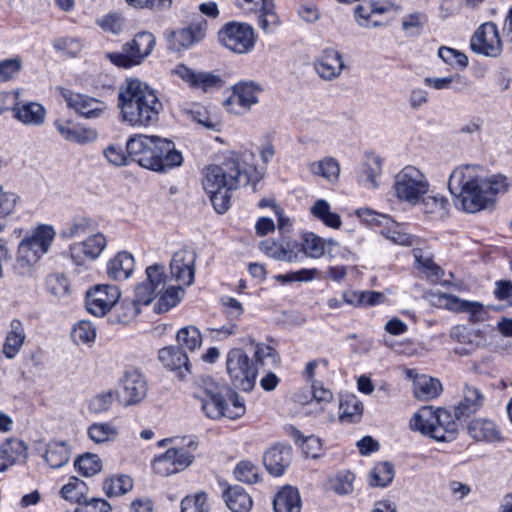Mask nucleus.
Returning <instances> with one entry per match:
<instances>
[{"label":"nucleus","mask_w":512,"mask_h":512,"mask_svg":"<svg viewBox=\"0 0 512 512\" xmlns=\"http://www.w3.org/2000/svg\"><path fill=\"white\" fill-rule=\"evenodd\" d=\"M96 229V222L85 216H76L67 223L60 231L64 239L81 237L93 232Z\"/></svg>","instance_id":"nucleus-39"},{"label":"nucleus","mask_w":512,"mask_h":512,"mask_svg":"<svg viewBox=\"0 0 512 512\" xmlns=\"http://www.w3.org/2000/svg\"><path fill=\"white\" fill-rule=\"evenodd\" d=\"M26 339L24 324L19 319L10 322L2 347V353L7 359H13L22 349Z\"/></svg>","instance_id":"nucleus-29"},{"label":"nucleus","mask_w":512,"mask_h":512,"mask_svg":"<svg viewBox=\"0 0 512 512\" xmlns=\"http://www.w3.org/2000/svg\"><path fill=\"white\" fill-rule=\"evenodd\" d=\"M226 388L219 385L213 378L201 377L195 387L194 397L199 401L201 411L210 419L224 417L227 402L224 398Z\"/></svg>","instance_id":"nucleus-9"},{"label":"nucleus","mask_w":512,"mask_h":512,"mask_svg":"<svg viewBox=\"0 0 512 512\" xmlns=\"http://www.w3.org/2000/svg\"><path fill=\"white\" fill-rule=\"evenodd\" d=\"M134 270V258L128 252H119L107 264V274L113 280H125Z\"/></svg>","instance_id":"nucleus-32"},{"label":"nucleus","mask_w":512,"mask_h":512,"mask_svg":"<svg viewBox=\"0 0 512 512\" xmlns=\"http://www.w3.org/2000/svg\"><path fill=\"white\" fill-rule=\"evenodd\" d=\"M340 409V418L342 420L357 422L363 413V403L355 397L347 398L344 402L340 403Z\"/></svg>","instance_id":"nucleus-55"},{"label":"nucleus","mask_w":512,"mask_h":512,"mask_svg":"<svg viewBox=\"0 0 512 512\" xmlns=\"http://www.w3.org/2000/svg\"><path fill=\"white\" fill-rule=\"evenodd\" d=\"M252 5L251 10L258 13L259 27L266 33L271 32L279 23L273 0H236V5Z\"/></svg>","instance_id":"nucleus-23"},{"label":"nucleus","mask_w":512,"mask_h":512,"mask_svg":"<svg viewBox=\"0 0 512 512\" xmlns=\"http://www.w3.org/2000/svg\"><path fill=\"white\" fill-rule=\"evenodd\" d=\"M223 498L227 507L233 512H249L252 507V498L241 486L229 487Z\"/></svg>","instance_id":"nucleus-35"},{"label":"nucleus","mask_w":512,"mask_h":512,"mask_svg":"<svg viewBox=\"0 0 512 512\" xmlns=\"http://www.w3.org/2000/svg\"><path fill=\"white\" fill-rule=\"evenodd\" d=\"M259 179L255 169L245 163L243 156L230 153L220 165L206 168L202 185L214 209L223 214L230 207L233 190L248 184L255 186Z\"/></svg>","instance_id":"nucleus-2"},{"label":"nucleus","mask_w":512,"mask_h":512,"mask_svg":"<svg viewBox=\"0 0 512 512\" xmlns=\"http://www.w3.org/2000/svg\"><path fill=\"white\" fill-rule=\"evenodd\" d=\"M234 474L236 478L248 484H253L258 481L259 472L256 465L250 461H241L237 464Z\"/></svg>","instance_id":"nucleus-59"},{"label":"nucleus","mask_w":512,"mask_h":512,"mask_svg":"<svg viewBox=\"0 0 512 512\" xmlns=\"http://www.w3.org/2000/svg\"><path fill=\"white\" fill-rule=\"evenodd\" d=\"M122 121L134 128H147L157 123L163 108L154 90L138 79H129L118 92Z\"/></svg>","instance_id":"nucleus-3"},{"label":"nucleus","mask_w":512,"mask_h":512,"mask_svg":"<svg viewBox=\"0 0 512 512\" xmlns=\"http://www.w3.org/2000/svg\"><path fill=\"white\" fill-rule=\"evenodd\" d=\"M183 294L184 290L179 284L176 287L167 288L155 304L154 310L157 313L167 312L170 308L177 305Z\"/></svg>","instance_id":"nucleus-50"},{"label":"nucleus","mask_w":512,"mask_h":512,"mask_svg":"<svg viewBox=\"0 0 512 512\" xmlns=\"http://www.w3.org/2000/svg\"><path fill=\"white\" fill-rule=\"evenodd\" d=\"M255 361L240 348L231 349L226 355V372L237 389L251 391L256 382L258 367H274L279 362L278 353L271 346L257 343Z\"/></svg>","instance_id":"nucleus-5"},{"label":"nucleus","mask_w":512,"mask_h":512,"mask_svg":"<svg viewBox=\"0 0 512 512\" xmlns=\"http://www.w3.org/2000/svg\"><path fill=\"white\" fill-rule=\"evenodd\" d=\"M147 394V383L137 370L127 371L120 381L118 400L124 406L140 403Z\"/></svg>","instance_id":"nucleus-17"},{"label":"nucleus","mask_w":512,"mask_h":512,"mask_svg":"<svg viewBox=\"0 0 512 512\" xmlns=\"http://www.w3.org/2000/svg\"><path fill=\"white\" fill-rule=\"evenodd\" d=\"M275 512H300L301 498L298 490L291 486L283 487L273 500Z\"/></svg>","instance_id":"nucleus-33"},{"label":"nucleus","mask_w":512,"mask_h":512,"mask_svg":"<svg viewBox=\"0 0 512 512\" xmlns=\"http://www.w3.org/2000/svg\"><path fill=\"white\" fill-rule=\"evenodd\" d=\"M193 456L183 448H170L153 461V470L161 476H169L184 470L192 463Z\"/></svg>","instance_id":"nucleus-16"},{"label":"nucleus","mask_w":512,"mask_h":512,"mask_svg":"<svg viewBox=\"0 0 512 512\" xmlns=\"http://www.w3.org/2000/svg\"><path fill=\"white\" fill-rule=\"evenodd\" d=\"M344 68L342 55L334 49H326L315 62L318 75L327 81L339 77Z\"/></svg>","instance_id":"nucleus-24"},{"label":"nucleus","mask_w":512,"mask_h":512,"mask_svg":"<svg viewBox=\"0 0 512 512\" xmlns=\"http://www.w3.org/2000/svg\"><path fill=\"white\" fill-rule=\"evenodd\" d=\"M132 487V478L127 475L111 477L106 479L103 483V490L108 497L123 495L129 492Z\"/></svg>","instance_id":"nucleus-49"},{"label":"nucleus","mask_w":512,"mask_h":512,"mask_svg":"<svg viewBox=\"0 0 512 512\" xmlns=\"http://www.w3.org/2000/svg\"><path fill=\"white\" fill-rule=\"evenodd\" d=\"M413 255L417 264L416 268L424 273L429 281L437 282L443 277V269L433 261L429 252L414 249Z\"/></svg>","instance_id":"nucleus-38"},{"label":"nucleus","mask_w":512,"mask_h":512,"mask_svg":"<svg viewBox=\"0 0 512 512\" xmlns=\"http://www.w3.org/2000/svg\"><path fill=\"white\" fill-rule=\"evenodd\" d=\"M89 438L97 443L114 441L118 435L117 427L110 422L93 423L88 428Z\"/></svg>","instance_id":"nucleus-44"},{"label":"nucleus","mask_w":512,"mask_h":512,"mask_svg":"<svg viewBox=\"0 0 512 512\" xmlns=\"http://www.w3.org/2000/svg\"><path fill=\"white\" fill-rule=\"evenodd\" d=\"M470 48L473 52L487 57L500 55L502 42L497 25L486 22L479 26L471 37Z\"/></svg>","instance_id":"nucleus-14"},{"label":"nucleus","mask_w":512,"mask_h":512,"mask_svg":"<svg viewBox=\"0 0 512 512\" xmlns=\"http://www.w3.org/2000/svg\"><path fill=\"white\" fill-rule=\"evenodd\" d=\"M74 465L78 471L86 477L93 476L102 469L101 459L98 455L90 453L79 456Z\"/></svg>","instance_id":"nucleus-52"},{"label":"nucleus","mask_w":512,"mask_h":512,"mask_svg":"<svg viewBox=\"0 0 512 512\" xmlns=\"http://www.w3.org/2000/svg\"><path fill=\"white\" fill-rule=\"evenodd\" d=\"M382 174V159L377 155H371L363 163L358 180L369 188H378L377 178Z\"/></svg>","instance_id":"nucleus-40"},{"label":"nucleus","mask_w":512,"mask_h":512,"mask_svg":"<svg viewBox=\"0 0 512 512\" xmlns=\"http://www.w3.org/2000/svg\"><path fill=\"white\" fill-rule=\"evenodd\" d=\"M26 457V445L18 439H8L0 446V458L14 464Z\"/></svg>","instance_id":"nucleus-45"},{"label":"nucleus","mask_w":512,"mask_h":512,"mask_svg":"<svg viewBox=\"0 0 512 512\" xmlns=\"http://www.w3.org/2000/svg\"><path fill=\"white\" fill-rule=\"evenodd\" d=\"M177 342L190 351H194L202 344V337L196 326L181 328L176 335Z\"/></svg>","instance_id":"nucleus-51"},{"label":"nucleus","mask_w":512,"mask_h":512,"mask_svg":"<svg viewBox=\"0 0 512 512\" xmlns=\"http://www.w3.org/2000/svg\"><path fill=\"white\" fill-rule=\"evenodd\" d=\"M62 96L70 109L87 119L99 118L107 109L103 101L87 95L64 90Z\"/></svg>","instance_id":"nucleus-19"},{"label":"nucleus","mask_w":512,"mask_h":512,"mask_svg":"<svg viewBox=\"0 0 512 512\" xmlns=\"http://www.w3.org/2000/svg\"><path fill=\"white\" fill-rule=\"evenodd\" d=\"M429 181L422 171L415 166H405L394 178V195L401 201L411 205L420 203L421 198L429 191Z\"/></svg>","instance_id":"nucleus-8"},{"label":"nucleus","mask_w":512,"mask_h":512,"mask_svg":"<svg viewBox=\"0 0 512 512\" xmlns=\"http://www.w3.org/2000/svg\"><path fill=\"white\" fill-rule=\"evenodd\" d=\"M205 37V30L200 25L171 31L167 36L168 49L181 52L200 42Z\"/></svg>","instance_id":"nucleus-22"},{"label":"nucleus","mask_w":512,"mask_h":512,"mask_svg":"<svg viewBox=\"0 0 512 512\" xmlns=\"http://www.w3.org/2000/svg\"><path fill=\"white\" fill-rule=\"evenodd\" d=\"M159 361L169 370L177 371L183 378L189 372L190 363L186 353L179 347L168 346L159 350Z\"/></svg>","instance_id":"nucleus-31"},{"label":"nucleus","mask_w":512,"mask_h":512,"mask_svg":"<svg viewBox=\"0 0 512 512\" xmlns=\"http://www.w3.org/2000/svg\"><path fill=\"white\" fill-rule=\"evenodd\" d=\"M218 40L222 46L233 53L247 54L253 50L256 37L251 25L231 21L221 27Z\"/></svg>","instance_id":"nucleus-11"},{"label":"nucleus","mask_w":512,"mask_h":512,"mask_svg":"<svg viewBox=\"0 0 512 512\" xmlns=\"http://www.w3.org/2000/svg\"><path fill=\"white\" fill-rule=\"evenodd\" d=\"M310 212L330 228L339 229L342 225L340 215L332 212L329 203L324 199L317 200L310 208Z\"/></svg>","instance_id":"nucleus-42"},{"label":"nucleus","mask_w":512,"mask_h":512,"mask_svg":"<svg viewBox=\"0 0 512 512\" xmlns=\"http://www.w3.org/2000/svg\"><path fill=\"white\" fill-rule=\"evenodd\" d=\"M439 57L449 65H458L462 68H466L468 65L467 56L453 48L442 46L438 50Z\"/></svg>","instance_id":"nucleus-62"},{"label":"nucleus","mask_w":512,"mask_h":512,"mask_svg":"<svg viewBox=\"0 0 512 512\" xmlns=\"http://www.w3.org/2000/svg\"><path fill=\"white\" fill-rule=\"evenodd\" d=\"M54 237L55 230L52 226L38 225L20 241L16 257L17 266L26 270L36 264L48 253Z\"/></svg>","instance_id":"nucleus-7"},{"label":"nucleus","mask_w":512,"mask_h":512,"mask_svg":"<svg viewBox=\"0 0 512 512\" xmlns=\"http://www.w3.org/2000/svg\"><path fill=\"white\" fill-rule=\"evenodd\" d=\"M483 400L484 397L482 393L476 387L465 384L463 388V398L454 407V415L452 418L456 422L466 420L482 407Z\"/></svg>","instance_id":"nucleus-25"},{"label":"nucleus","mask_w":512,"mask_h":512,"mask_svg":"<svg viewBox=\"0 0 512 512\" xmlns=\"http://www.w3.org/2000/svg\"><path fill=\"white\" fill-rule=\"evenodd\" d=\"M71 337L76 344L93 343L96 338V328L91 322L82 320L72 329Z\"/></svg>","instance_id":"nucleus-53"},{"label":"nucleus","mask_w":512,"mask_h":512,"mask_svg":"<svg viewBox=\"0 0 512 512\" xmlns=\"http://www.w3.org/2000/svg\"><path fill=\"white\" fill-rule=\"evenodd\" d=\"M196 253L189 248H182L175 252L170 262L172 278L183 286H190L194 282Z\"/></svg>","instance_id":"nucleus-18"},{"label":"nucleus","mask_w":512,"mask_h":512,"mask_svg":"<svg viewBox=\"0 0 512 512\" xmlns=\"http://www.w3.org/2000/svg\"><path fill=\"white\" fill-rule=\"evenodd\" d=\"M87 490L85 482L77 477H71L69 482L61 488L60 494L64 499L78 504L87 497Z\"/></svg>","instance_id":"nucleus-47"},{"label":"nucleus","mask_w":512,"mask_h":512,"mask_svg":"<svg viewBox=\"0 0 512 512\" xmlns=\"http://www.w3.org/2000/svg\"><path fill=\"white\" fill-rule=\"evenodd\" d=\"M115 399L114 392L112 390L101 392L95 395L89 402L88 409L92 413L101 414L108 411Z\"/></svg>","instance_id":"nucleus-58"},{"label":"nucleus","mask_w":512,"mask_h":512,"mask_svg":"<svg viewBox=\"0 0 512 512\" xmlns=\"http://www.w3.org/2000/svg\"><path fill=\"white\" fill-rule=\"evenodd\" d=\"M166 280L165 267L162 264L156 263L146 268V281L160 293L166 287Z\"/></svg>","instance_id":"nucleus-56"},{"label":"nucleus","mask_w":512,"mask_h":512,"mask_svg":"<svg viewBox=\"0 0 512 512\" xmlns=\"http://www.w3.org/2000/svg\"><path fill=\"white\" fill-rule=\"evenodd\" d=\"M334 244L332 239L325 240L314 233H305L302 238V251L307 257L318 259L325 253L326 245Z\"/></svg>","instance_id":"nucleus-43"},{"label":"nucleus","mask_w":512,"mask_h":512,"mask_svg":"<svg viewBox=\"0 0 512 512\" xmlns=\"http://www.w3.org/2000/svg\"><path fill=\"white\" fill-rule=\"evenodd\" d=\"M46 283L48 291L56 297H62L69 293V281L63 274L50 275Z\"/></svg>","instance_id":"nucleus-61"},{"label":"nucleus","mask_w":512,"mask_h":512,"mask_svg":"<svg viewBox=\"0 0 512 512\" xmlns=\"http://www.w3.org/2000/svg\"><path fill=\"white\" fill-rule=\"evenodd\" d=\"M207 494L199 492L195 496H187L181 501V512H208Z\"/></svg>","instance_id":"nucleus-57"},{"label":"nucleus","mask_w":512,"mask_h":512,"mask_svg":"<svg viewBox=\"0 0 512 512\" xmlns=\"http://www.w3.org/2000/svg\"><path fill=\"white\" fill-rule=\"evenodd\" d=\"M409 427L440 442H450L458 433V424L447 409H433L429 406L420 408L412 416Z\"/></svg>","instance_id":"nucleus-6"},{"label":"nucleus","mask_w":512,"mask_h":512,"mask_svg":"<svg viewBox=\"0 0 512 512\" xmlns=\"http://www.w3.org/2000/svg\"><path fill=\"white\" fill-rule=\"evenodd\" d=\"M120 291L115 285H98L87 292L86 308L91 314L102 317L118 302Z\"/></svg>","instance_id":"nucleus-15"},{"label":"nucleus","mask_w":512,"mask_h":512,"mask_svg":"<svg viewBox=\"0 0 512 512\" xmlns=\"http://www.w3.org/2000/svg\"><path fill=\"white\" fill-rule=\"evenodd\" d=\"M71 455V446L66 441H51L47 444L45 461L52 468H60L67 464Z\"/></svg>","instance_id":"nucleus-37"},{"label":"nucleus","mask_w":512,"mask_h":512,"mask_svg":"<svg viewBox=\"0 0 512 512\" xmlns=\"http://www.w3.org/2000/svg\"><path fill=\"white\" fill-rule=\"evenodd\" d=\"M126 152L141 167L160 173L180 166L183 156L172 141L159 136L135 135L126 143Z\"/></svg>","instance_id":"nucleus-4"},{"label":"nucleus","mask_w":512,"mask_h":512,"mask_svg":"<svg viewBox=\"0 0 512 512\" xmlns=\"http://www.w3.org/2000/svg\"><path fill=\"white\" fill-rule=\"evenodd\" d=\"M14 119L26 126H41L46 120V109L37 102H16L12 107Z\"/></svg>","instance_id":"nucleus-26"},{"label":"nucleus","mask_w":512,"mask_h":512,"mask_svg":"<svg viewBox=\"0 0 512 512\" xmlns=\"http://www.w3.org/2000/svg\"><path fill=\"white\" fill-rule=\"evenodd\" d=\"M420 203L423 205V211L426 214H438L444 216L448 208V200L441 195H426L421 198Z\"/></svg>","instance_id":"nucleus-54"},{"label":"nucleus","mask_w":512,"mask_h":512,"mask_svg":"<svg viewBox=\"0 0 512 512\" xmlns=\"http://www.w3.org/2000/svg\"><path fill=\"white\" fill-rule=\"evenodd\" d=\"M172 72L191 89L200 90L204 93L219 90L224 86L222 77L211 71H197L184 64H178Z\"/></svg>","instance_id":"nucleus-13"},{"label":"nucleus","mask_w":512,"mask_h":512,"mask_svg":"<svg viewBox=\"0 0 512 512\" xmlns=\"http://www.w3.org/2000/svg\"><path fill=\"white\" fill-rule=\"evenodd\" d=\"M19 199L20 197L16 193L6 191L0 185V219H5L14 212Z\"/></svg>","instance_id":"nucleus-60"},{"label":"nucleus","mask_w":512,"mask_h":512,"mask_svg":"<svg viewBox=\"0 0 512 512\" xmlns=\"http://www.w3.org/2000/svg\"><path fill=\"white\" fill-rule=\"evenodd\" d=\"M414 394L420 400L434 399L442 391L439 380L427 375L417 376L413 381Z\"/></svg>","instance_id":"nucleus-41"},{"label":"nucleus","mask_w":512,"mask_h":512,"mask_svg":"<svg viewBox=\"0 0 512 512\" xmlns=\"http://www.w3.org/2000/svg\"><path fill=\"white\" fill-rule=\"evenodd\" d=\"M54 126L59 134L66 140L77 144H87L95 141L98 133L95 129L75 127L69 121L56 120Z\"/></svg>","instance_id":"nucleus-30"},{"label":"nucleus","mask_w":512,"mask_h":512,"mask_svg":"<svg viewBox=\"0 0 512 512\" xmlns=\"http://www.w3.org/2000/svg\"><path fill=\"white\" fill-rule=\"evenodd\" d=\"M431 303L444 307L452 312L467 313L469 315V322L476 324L484 322L488 319V309L480 302L468 301L459 298L458 296L438 293L431 295Z\"/></svg>","instance_id":"nucleus-12"},{"label":"nucleus","mask_w":512,"mask_h":512,"mask_svg":"<svg viewBox=\"0 0 512 512\" xmlns=\"http://www.w3.org/2000/svg\"><path fill=\"white\" fill-rule=\"evenodd\" d=\"M309 170L311 173L322 176L329 181L336 180L340 173L339 164L332 157H326L320 161L311 163Z\"/></svg>","instance_id":"nucleus-48"},{"label":"nucleus","mask_w":512,"mask_h":512,"mask_svg":"<svg viewBox=\"0 0 512 512\" xmlns=\"http://www.w3.org/2000/svg\"><path fill=\"white\" fill-rule=\"evenodd\" d=\"M106 245V237L102 233H95L88 236L84 241L71 245V257L77 264H81L82 255L94 260L100 256Z\"/></svg>","instance_id":"nucleus-21"},{"label":"nucleus","mask_w":512,"mask_h":512,"mask_svg":"<svg viewBox=\"0 0 512 512\" xmlns=\"http://www.w3.org/2000/svg\"><path fill=\"white\" fill-rule=\"evenodd\" d=\"M261 91L262 87L255 82H239L233 86V94L227 103L238 104L245 111H248L252 105L258 103V95Z\"/></svg>","instance_id":"nucleus-28"},{"label":"nucleus","mask_w":512,"mask_h":512,"mask_svg":"<svg viewBox=\"0 0 512 512\" xmlns=\"http://www.w3.org/2000/svg\"><path fill=\"white\" fill-rule=\"evenodd\" d=\"M291 460V447L280 444L271 447L263 456L264 466L274 476H281L290 465Z\"/></svg>","instance_id":"nucleus-27"},{"label":"nucleus","mask_w":512,"mask_h":512,"mask_svg":"<svg viewBox=\"0 0 512 512\" xmlns=\"http://www.w3.org/2000/svg\"><path fill=\"white\" fill-rule=\"evenodd\" d=\"M259 248L268 257L290 263L297 261L301 251L298 242L290 238H281L279 241L266 239L260 242Z\"/></svg>","instance_id":"nucleus-20"},{"label":"nucleus","mask_w":512,"mask_h":512,"mask_svg":"<svg viewBox=\"0 0 512 512\" xmlns=\"http://www.w3.org/2000/svg\"><path fill=\"white\" fill-rule=\"evenodd\" d=\"M479 165H461L449 176L448 189L455 197V206L468 213H476L491 205L497 194L504 193L507 179L497 175L482 176Z\"/></svg>","instance_id":"nucleus-1"},{"label":"nucleus","mask_w":512,"mask_h":512,"mask_svg":"<svg viewBox=\"0 0 512 512\" xmlns=\"http://www.w3.org/2000/svg\"><path fill=\"white\" fill-rule=\"evenodd\" d=\"M391 8L390 3H384L379 1H369L362 5H359L355 9V16L357 22L362 27H377L380 24L376 21L371 22L370 19L373 14H384Z\"/></svg>","instance_id":"nucleus-36"},{"label":"nucleus","mask_w":512,"mask_h":512,"mask_svg":"<svg viewBox=\"0 0 512 512\" xmlns=\"http://www.w3.org/2000/svg\"><path fill=\"white\" fill-rule=\"evenodd\" d=\"M112 508L110 504L100 498H91L87 497L78 503L74 512H111Z\"/></svg>","instance_id":"nucleus-64"},{"label":"nucleus","mask_w":512,"mask_h":512,"mask_svg":"<svg viewBox=\"0 0 512 512\" xmlns=\"http://www.w3.org/2000/svg\"><path fill=\"white\" fill-rule=\"evenodd\" d=\"M394 474V466L390 462H379L370 471L369 483L371 486L385 487L392 482Z\"/></svg>","instance_id":"nucleus-46"},{"label":"nucleus","mask_w":512,"mask_h":512,"mask_svg":"<svg viewBox=\"0 0 512 512\" xmlns=\"http://www.w3.org/2000/svg\"><path fill=\"white\" fill-rule=\"evenodd\" d=\"M141 306V303L135 298L132 300H123L118 307L119 321L122 323H129L140 313Z\"/></svg>","instance_id":"nucleus-63"},{"label":"nucleus","mask_w":512,"mask_h":512,"mask_svg":"<svg viewBox=\"0 0 512 512\" xmlns=\"http://www.w3.org/2000/svg\"><path fill=\"white\" fill-rule=\"evenodd\" d=\"M469 435L478 441L495 442L501 439V434L495 423L488 419H475L468 425Z\"/></svg>","instance_id":"nucleus-34"},{"label":"nucleus","mask_w":512,"mask_h":512,"mask_svg":"<svg viewBox=\"0 0 512 512\" xmlns=\"http://www.w3.org/2000/svg\"><path fill=\"white\" fill-rule=\"evenodd\" d=\"M155 44L156 38L151 32L141 31L123 46L122 52L109 53L108 57L119 67L128 68L139 65L152 53Z\"/></svg>","instance_id":"nucleus-10"}]
</instances>
